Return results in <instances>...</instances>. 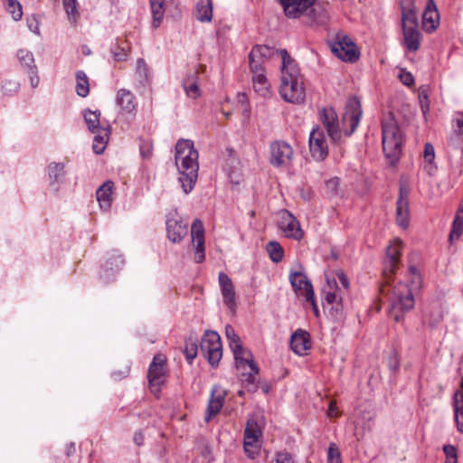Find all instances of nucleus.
Segmentation results:
<instances>
[{
    "label": "nucleus",
    "mask_w": 463,
    "mask_h": 463,
    "mask_svg": "<svg viewBox=\"0 0 463 463\" xmlns=\"http://www.w3.org/2000/svg\"><path fill=\"white\" fill-rule=\"evenodd\" d=\"M410 189L405 184H401L399 189V197L396 202V222L399 226L406 229L409 226L410 203H409Z\"/></svg>",
    "instance_id": "obj_13"
},
{
    "label": "nucleus",
    "mask_w": 463,
    "mask_h": 463,
    "mask_svg": "<svg viewBox=\"0 0 463 463\" xmlns=\"http://www.w3.org/2000/svg\"><path fill=\"white\" fill-rule=\"evenodd\" d=\"M281 59V83L279 94L289 103L302 104L306 99V90L303 86V76L296 61L290 57L287 50L279 51Z\"/></svg>",
    "instance_id": "obj_1"
},
{
    "label": "nucleus",
    "mask_w": 463,
    "mask_h": 463,
    "mask_svg": "<svg viewBox=\"0 0 463 463\" xmlns=\"http://www.w3.org/2000/svg\"><path fill=\"white\" fill-rule=\"evenodd\" d=\"M18 59L23 66L26 69L27 71H31V68H37L34 63V58L31 52L27 50H19L17 53Z\"/></svg>",
    "instance_id": "obj_39"
},
{
    "label": "nucleus",
    "mask_w": 463,
    "mask_h": 463,
    "mask_svg": "<svg viewBox=\"0 0 463 463\" xmlns=\"http://www.w3.org/2000/svg\"><path fill=\"white\" fill-rule=\"evenodd\" d=\"M443 451L447 458H457V449L455 446L450 444L444 445Z\"/></svg>",
    "instance_id": "obj_59"
},
{
    "label": "nucleus",
    "mask_w": 463,
    "mask_h": 463,
    "mask_svg": "<svg viewBox=\"0 0 463 463\" xmlns=\"http://www.w3.org/2000/svg\"><path fill=\"white\" fill-rule=\"evenodd\" d=\"M330 306H331V307H330L331 316L335 319L341 318L342 315H343L341 303L335 302L334 305H330Z\"/></svg>",
    "instance_id": "obj_56"
},
{
    "label": "nucleus",
    "mask_w": 463,
    "mask_h": 463,
    "mask_svg": "<svg viewBox=\"0 0 463 463\" xmlns=\"http://www.w3.org/2000/svg\"><path fill=\"white\" fill-rule=\"evenodd\" d=\"M150 5L153 14V25L158 27L165 14L164 3L151 1Z\"/></svg>",
    "instance_id": "obj_38"
},
{
    "label": "nucleus",
    "mask_w": 463,
    "mask_h": 463,
    "mask_svg": "<svg viewBox=\"0 0 463 463\" xmlns=\"http://www.w3.org/2000/svg\"><path fill=\"white\" fill-rule=\"evenodd\" d=\"M404 44L410 52H416L420 48V33L418 26L402 27Z\"/></svg>",
    "instance_id": "obj_24"
},
{
    "label": "nucleus",
    "mask_w": 463,
    "mask_h": 463,
    "mask_svg": "<svg viewBox=\"0 0 463 463\" xmlns=\"http://www.w3.org/2000/svg\"><path fill=\"white\" fill-rule=\"evenodd\" d=\"M252 83L254 90L260 96L266 97L269 93V85L263 73L253 75Z\"/></svg>",
    "instance_id": "obj_33"
},
{
    "label": "nucleus",
    "mask_w": 463,
    "mask_h": 463,
    "mask_svg": "<svg viewBox=\"0 0 463 463\" xmlns=\"http://www.w3.org/2000/svg\"><path fill=\"white\" fill-rule=\"evenodd\" d=\"M63 163L52 162L47 166L50 185L53 188L54 193L59 191V184L62 183L66 172Z\"/></svg>",
    "instance_id": "obj_23"
},
{
    "label": "nucleus",
    "mask_w": 463,
    "mask_h": 463,
    "mask_svg": "<svg viewBox=\"0 0 463 463\" xmlns=\"http://www.w3.org/2000/svg\"><path fill=\"white\" fill-rule=\"evenodd\" d=\"M362 114L363 111L360 99L357 97L349 98L345 106V112L343 117V120L350 126V130L346 132L347 136L352 135L355 131Z\"/></svg>",
    "instance_id": "obj_15"
},
{
    "label": "nucleus",
    "mask_w": 463,
    "mask_h": 463,
    "mask_svg": "<svg viewBox=\"0 0 463 463\" xmlns=\"http://www.w3.org/2000/svg\"><path fill=\"white\" fill-rule=\"evenodd\" d=\"M199 153L190 139H180L175 145V161L179 171L178 178L184 194H189L194 187L198 176Z\"/></svg>",
    "instance_id": "obj_2"
},
{
    "label": "nucleus",
    "mask_w": 463,
    "mask_h": 463,
    "mask_svg": "<svg viewBox=\"0 0 463 463\" xmlns=\"http://www.w3.org/2000/svg\"><path fill=\"white\" fill-rule=\"evenodd\" d=\"M225 394V392L221 390L219 386L215 385L213 387L211 399L204 416L205 422H209L213 416L220 412L223 406Z\"/></svg>",
    "instance_id": "obj_18"
},
{
    "label": "nucleus",
    "mask_w": 463,
    "mask_h": 463,
    "mask_svg": "<svg viewBox=\"0 0 463 463\" xmlns=\"http://www.w3.org/2000/svg\"><path fill=\"white\" fill-rule=\"evenodd\" d=\"M27 73L30 76L31 86L33 88H36L39 85V82H40V79H39V76L37 74L38 73L37 68L32 67L31 71H27Z\"/></svg>",
    "instance_id": "obj_58"
},
{
    "label": "nucleus",
    "mask_w": 463,
    "mask_h": 463,
    "mask_svg": "<svg viewBox=\"0 0 463 463\" xmlns=\"http://www.w3.org/2000/svg\"><path fill=\"white\" fill-rule=\"evenodd\" d=\"M117 104L127 113H130L136 109L134 95L125 89H121L118 91Z\"/></svg>",
    "instance_id": "obj_27"
},
{
    "label": "nucleus",
    "mask_w": 463,
    "mask_h": 463,
    "mask_svg": "<svg viewBox=\"0 0 463 463\" xmlns=\"http://www.w3.org/2000/svg\"><path fill=\"white\" fill-rule=\"evenodd\" d=\"M289 281L298 296H305L306 300L313 299V285L303 272L291 271Z\"/></svg>",
    "instance_id": "obj_16"
},
{
    "label": "nucleus",
    "mask_w": 463,
    "mask_h": 463,
    "mask_svg": "<svg viewBox=\"0 0 463 463\" xmlns=\"http://www.w3.org/2000/svg\"><path fill=\"white\" fill-rule=\"evenodd\" d=\"M261 436V430L254 420H250L247 422L244 430V440L257 442L258 439Z\"/></svg>",
    "instance_id": "obj_34"
},
{
    "label": "nucleus",
    "mask_w": 463,
    "mask_h": 463,
    "mask_svg": "<svg viewBox=\"0 0 463 463\" xmlns=\"http://www.w3.org/2000/svg\"><path fill=\"white\" fill-rule=\"evenodd\" d=\"M269 163L275 167L288 165L293 158V148L283 140H276L269 145Z\"/></svg>",
    "instance_id": "obj_10"
},
{
    "label": "nucleus",
    "mask_w": 463,
    "mask_h": 463,
    "mask_svg": "<svg viewBox=\"0 0 463 463\" xmlns=\"http://www.w3.org/2000/svg\"><path fill=\"white\" fill-rule=\"evenodd\" d=\"M330 47L332 52L344 61L354 62L359 59L355 43L345 34L337 33L330 42Z\"/></svg>",
    "instance_id": "obj_7"
},
{
    "label": "nucleus",
    "mask_w": 463,
    "mask_h": 463,
    "mask_svg": "<svg viewBox=\"0 0 463 463\" xmlns=\"http://www.w3.org/2000/svg\"><path fill=\"white\" fill-rule=\"evenodd\" d=\"M26 24L30 31L33 33L39 34V22L37 18L34 15H32L30 17H27Z\"/></svg>",
    "instance_id": "obj_55"
},
{
    "label": "nucleus",
    "mask_w": 463,
    "mask_h": 463,
    "mask_svg": "<svg viewBox=\"0 0 463 463\" xmlns=\"http://www.w3.org/2000/svg\"><path fill=\"white\" fill-rule=\"evenodd\" d=\"M288 19H302L307 26H320L328 20L327 12L323 4L317 0H277Z\"/></svg>",
    "instance_id": "obj_3"
},
{
    "label": "nucleus",
    "mask_w": 463,
    "mask_h": 463,
    "mask_svg": "<svg viewBox=\"0 0 463 463\" xmlns=\"http://www.w3.org/2000/svg\"><path fill=\"white\" fill-rule=\"evenodd\" d=\"M418 25V14L416 9L402 12V27Z\"/></svg>",
    "instance_id": "obj_41"
},
{
    "label": "nucleus",
    "mask_w": 463,
    "mask_h": 463,
    "mask_svg": "<svg viewBox=\"0 0 463 463\" xmlns=\"http://www.w3.org/2000/svg\"><path fill=\"white\" fill-rule=\"evenodd\" d=\"M463 233V215L457 214L453 222L452 228L449 233V241L458 240Z\"/></svg>",
    "instance_id": "obj_40"
},
{
    "label": "nucleus",
    "mask_w": 463,
    "mask_h": 463,
    "mask_svg": "<svg viewBox=\"0 0 463 463\" xmlns=\"http://www.w3.org/2000/svg\"><path fill=\"white\" fill-rule=\"evenodd\" d=\"M76 452V447L73 442H70L66 445L65 453L68 457H71Z\"/></svg>",
    "instance_id": "obj_64"
},
{
    "label": "nucleus",
    "mask_w": 463,
    "mask_h": 463,
    "mask_svg": "<svg viewBox=\"0 0 463 463\" xmlns=\"http://www.w3.org/2000/svg\"><path fill=\"white\" fill-rule=\"evenodd\" d=\"M195 14L201 22H211L213 18L212 0H199L196 4Z\"/></svg>",
    "instance_id": "obj_29"
},
{
    "label": "nucleus",
    "mask_w": 463,
    "mask_h": 463,
    "mask_svg": "<svg viewBox=\"0 0 463 463\" xmlns=\"http://www.w3.org/2000/svg\"><path fill=\"white\" fill-rule=\"evenodd\" d=\"M339 187V179L337 177L331 178L326 182V188L329 195L335 196L337 194Z\"/></svg>",
    "instance_id": "obj_50"
},
{
    "label": "nucleus",
    "mask_w": 463,
    "mask_h": 463,
    "mask_svg": "<svg viewBox=\"0 0 463 463\" xmlns=\"http://www.w3.org/2000/svg\"><path fill=\"white\" fill-rule=\"evenodd\" d=\"M231 349L234 355L237 369H244L247 365L250 367V373H248L246 381L252 384L251 391H255L257 387L254 385L253 375L259 373V367L253 362L252 354L249 350H246L241 343L233 345Z\"/></svg>",
    "instance_id": "obj_9"
},
{
    "label": "nucleus",
    "mask_w": 463,
    "mask_h": 463,
    "mask_svg": "<svg viewBox=\"0 0 463 463\" xmlns=\"http://www.w3.org/2000/svg\"><path fill=\"white\" fill-rule=\"evenodd\" d=\"M114 187V183L112 181H107L102 185H100L96 191L97 200L102 209H109L111 205L112 198V190Z\"/></svg>",
    "instance_id": "obj_26"
},
{
    "label": "nucleus",
    "mask_w": 463,
    "mask_h": 463,
    "mask_svg": "<svg viewBox=\"0 0 463 463\" xmlns=\"http://www.w3.org/2000/svg\"><path fill=\"white\" fill-rule=\"evenodd\" d=\"M5 9L15 21L20 20L23 16L22 5L17 0H7Z\"/></svg>",
    "instance_id": "obj_42"
},
{
    "label": "nucleus",
    "mask_w": 463,
    "mask_h": 463,
    "mask_svg": "<svg viewBox=\"0 0 463 463\" xmlns=\"http://www.w3.org/2000/svg\"><path fill=\"white\" fill-rule=\"evenodd\" d=\"M225 335L229 340V345L231 348L233 345H238L241 343L240 336L236 334L234 328L231 325H227L225 326Z\"/></svg>",
    "instance_id": "obj_47"
},
{
    "label": "nucleus",
    "mask_w": 463,
    "mask_h": 463,
    "mask_svg": "<svg viewBox=\"0 0 463 463\" xmlns=\"http://www.w3.org/2000/svg\"><path fill=\"white\" fill-rule=\"evenodd\" d=\"M402 241L397 240L393 241L386 250V262L383 272L387 276V272L394 273L398 267L401 255Z\"/></svg>",
    "instance_id": "obj_21"
},
{
    "label": "nucleus",
    "mask_w": 463,
    "mask_h": 463,
    "mask_svg": "<svg viewBox=\"0 0 463 463\" xmlns=\"http://www.w3.org/2000/svg\"><path fill=\"white\" fill-rule=\"evenodd\" d=\"M336 302V295L335 292H327L325 295V302H323V306L326 305H334Z\"/></svg>",
    "instance_id": "obj_62"
},
{
    "label": "nucleus",
    "mask_w": 463,
    "mask_h": 463,
    "mask_svg": "<svg viewBox=\"0 0 463 463\" xmlns=\"http://www.w3.org/2000/svg\"><path fill=\"white\" fill-rule=\"evenodd\" d=\"M424 158L427 162L432 163L435 158L434 146L430 143H426L424 146Z\"/></svg>",
    "instance_id": "obj_53"
},
{
    "label": "nucleus",
    "mask_w": 463,
    "mask_h": 463,
    "mask_svg": "<svg viewBox=\"0 0 463 463\" xmlns=\"http://www.w3.org/2000/svg\"><path fill=\"white\" fill-rule=\"evenodd\" d=\"M94 140H93V146L92 149L97 154L99 155L103 153L107 140L109 139V136L110 134V127H105L102 128H99V130H96L94 133Z\"/></svg>",
    "instance_id": "obj_28"
},
{
    "label": "nucleus",
    "mask_w": 463,
    "mask_h": 463,
    "mask_svg": "<svg viewBox=\"0 0 463 463\" xmlns=\"http://www.w3.org/2000/svg\"><path fill=\"white\" fill-rule=\"evenodd\" d=\"M336 276L340 281V283L342 284V286L345 288H348L349 287V280L347 279V277L345 276V274L340 270L336 273Z\"/></svg>",
    "instance_id": "obj_63"
},
{
    "label": "nucleus",
    "mask_w": 463,
    "mask_h": 463,
    "mask_svg": "<svg viewBox=\"0 0 463 463\" xmlns=\"http://www.w3.org/2000/svg\"><path fill=\"white\" fill-rule=\"evenodd\" d=\"M276 463H296V461L289 452L279 451L276 454Z\"/></svg>",
    "instance_id": "obj_52"
},
{
    "label": "nucleus",
    "mask_w": 463,
    "mask_h": 463,
    "mask_svg": "<svg viewBox=\"0 0 463 463\" xmlns=\"http://www.w3.org/2000/svg\"><path fill=\"white\" fill-rule=\"evenodd\" d=\"M380 291L388 295L389 314L395 322H401L403 315L414 307L413 294L405 283L399 282L393 287L383 286Z\"/></svg>",
    "instance_id": "obj_5"
},
{
    "label": "nucleus",
    "mask_w": 463,
    "mask_h": 463,
    "mask_svg": "<svg viewBox=\"0 0 463 463\" xmlns=\"http://www.w3.org/2000/svg\"><path fill=\"white\" fill-rule=\"evenodd\" d=\"M328 463H341V455L335 444L331 443L327 449Z\"/></svg>",
    "instance_id": "obj_45"
},
{
    "label": "nucleus",
    "mask_w": 463,
    "mask_h": 463,
    "mask_svg": "<svg viewBox=\"0 0 463 463\" xmlns=\"http://www.w3.org/2000/svg\"><path fill=\"white\" fill-rule=\"evenodd\" d=\"M147 71H148V67H147L145 60L142 58H139L137 61V73L143 80H147Z\"/></svg>",
    "instance_id": "obj_51"
},
{
    "label": "nucleus",
    "mask_w": 463,
    "mask_h": 463,
    "mask_svg": "<svg viewBox=\"0 0 463 463\" xmlns=\"http://www.w3.org/2000/svg\"><path fill=\"white\" fill-rule=\"evenodd\" d=\"M382 145L389 164L395 165L402 155L403 137L392 113L382 120Z\"/></svg>",
    "instance_id": "obj_4"
},
{
    "label": "nucleus",
    "mask_w": 463,
    "mask_h": 463,
    "mask_svg": "<svg viewBox=\"0 0 463 463\" xmlns=\"http://www.w3.org/2000/svg\"><path fill=\"white\" fill-rule=\"evenodd\" d=\"M130 52V45L128 41L118 40L116 46L111 50L113 58L117 61H124L128 59Z\"/></svg>",
    "instance_id": "obj_32"
},
{
    "label": "nucleus",
    "mask_w": 463,
    "mask_h": 463,
    "mask_svg": "<svg viewBox=\"0 0 463 463\" xmlns=\"http://www.w3.org/2000/svg\"><path fill=\"white\" fill-rule=\"evenodd\" d=\"M166 358L164 354H157L154 356L149 365L147 378L150 391L153 393H158L162 384L165 383V365Z\"/></svg>",
    "instance_id": "obj_8"
},
{
    "label": "nucleus",
    "mask_w": 463,
    "mask_h": 463,
    "mask_svg": "<svg viewBox=\"0 0 463 463\" xmlns=\"http://www.w3.org/2000/svg\"><path fill=\"white\" fill-rule=\"evenodd\" d=\"M140 154L144 158H149L152 155V145L150 143H143L140 145Z\"/></svg>",
    "instance_id": "obj_60"
},
{
    "label": "nucleus",
    "mask_w": 463,
    "mask_h": 463,
    "mask_svg": "<svg viewBox=\"0 0 463 463\" xmlns=\"http://www.w3.org/2000/svg\"><path fill=\"white\" fill-rule=\"evenodd\" d=\"M276 52L277 51L268 45H256L251 50V56L258 57V59L264 61L272 57Z\"/></svg>",
    "instance_id": "obj_37"
},
{
    "label": "nucleus",
    "mask_w": 463,
    "mask_h": 463,
    "mask_svg": "<svg viewBox=\"0 0 463 463\" xmlns=\"http://www.w3.org/2000/svg\"><path fill=\"white\" fill-rule=\"evenodd\" d=\"M83 117H84L85 122L88 126V128L90 132L95 133L96 130H99V128H103L99 124L100 111L85 109L83 111Z\"/></svg>",
    "instance_id": "obj_31"
},
{
    "label": "nucleus",
    "mask_w": 463,
    "mask_h": 463,
    "mask_svg": "<svg viewBox=\"0 0 463 463\" xmlns=\"http://www.w3.org/2000/svg\"><path fill=\"white\" fill-rule=\"evenodd\" d=\"M419 98H420L421 111L423 112V114H426L430 109L428 95L425 91H422L420 93Z\"/></svg>",
    "instance_id": "obj_57"
},
{
    "label": "nucleus",
    "mask_w": 463,
    "mask_h": 463,
    "mask_svg": "<svg viewBox=\"0 0 463 463\" xmlns=\"http://www.w3.org/2000/svg\"><path fill=\"white\" fill-rule=\"evenodd\" d=\"M167 237L173 242L181 241L187 234L188 223L181 217H171L166 221Z\"/></svg>",
    "instance_id": "obj_17"
},
{
    "label": "nucleus",
    "mask_w": 463,
    "mask_h": 463,
    "mask_svg": "<svg viewBox=\"0 0 463 463\" xmlns=\"http://www.w3.org/2000/svg\"><path fill=\"white\" fill-rule=\"evenodd\" d=\"M402 12L416 9L415 0H401Z\"/></svg>",
    "instance_id": "obj_61"
},
{
    "label": "nucleus",
    "mask_w": 463,
    "mask_h": 463,
    "mask_svg": "<svg viewBox=\"0 0 463 463\" xmlns=\"http://www.w3.org/2000/svg\"><path fill=\"white\" fill-rule=\"evenodd\" d=\"M192 243L195 248L194 260L202 263L205 260L204 226L201 220L195 219L191 227Z\"/></svg>",
    "instance_id": "obj_14"
},
{
    "label": "nucleus",
    "mask_w": 463,
    "mask_h": 463,
    "mask_svg": "<svg viewBox=\"0 0 463 463\" xmlns=\"http://www.w3.org/2000/svg\"><path fill=\"white\" fill-rule=\"evenodd\" d=\"M198 339L197 335L192 332L189 336L185 338L184 354L189 364H192L193 360L196 357L198 353Z\"/></svg>",
    "instance_id": "obj_30"
},
{
    "label": "nucleus",
    "mask_w": 463,
    "mask_h": 463,
    "mask_svg": "<svg viewBox=\"0 0 463 463\" xmlns=\"http://www.w3.org/2000/svg\"><path fill=\"white\" fill-rule=\"evenodd\" d=\"M63 6L70 20L75 22L79 14L77 10V0H63Z\"/></svg>",
    "instance_id": "obj_44"
},
{
    "label": "nucleus",
    "mask_w": 463,
    "mask_h": 463,
    "mask_svg": "<svg viewBox=\"0 0 463 463\" xmlns=\"http://www.w3.org/2000/svg\"><path fill=\"white\" fill-rule=\"evenodd\" d=\"M399 79L404 85L408 87L414 84V77L411 72L402 71L399 75Z\"/></svg>",
    "instance_id": "obj_54"
},
{
    "label": "nucleus",
    "mask_w": 463,
    "mask_h": 463,
    "mask_svg": "<svg viewBox=\"0 0 463 463\" xmlns=\"http://www.w3.org/2000/svg\"><path fill=\"white\" fill-rule=\"evenodd\" d=\"M76 92L79 96L85 98L90 93L89 80L86 73L82 71L76 72Z\"/></svg>",
    "instance_id": "obj_35"
},
{
    "label": "nucleus",
    "mask_w": 463,
    "mask_h": 463,
    "mask_svg": "<svg viewBox=\"0 0 463 463\" xmlns=\"http://www.w3.org/2000/svg\"><path fill=\"white\" fill-rule=\"evenodd\" d=\"M285 214L287 217H284V219L288 222L283 230L286 236L297 241L301 240L304 237V232L300 227L299 222L288 211H286Z\"/></svg>",
    "instance_id": "obj_25"
},
{
    "label": "nucleus",
    "mask_w": 463,
    "mask_h": 463,
    "mask_svg": "<svg viewBox=\"0 0 463 463\" xmlns=\"http://www.w3.org/2000/svg\"><path fill=\"white\" fill-rule=\"evenodd\" d=\"M267 250L269 254L271 260L275 263H279L282 260L284 256V250L281 245L278 241H269L267 244Z\"/></svg>",
    "instance_id": "obj_36"
},
{
    "label": "nucleus",
    "mask_w": 463,
    "mask_h": 463,
    "mask_svg": "<svg viewBox=\"0 0 463 463\" xmlns=\"http://www.w3.org/2000/svg\"><path fill=\"white\" fill-rule=\"evenodd\" d=\"M183 87L188 97L196 99L200 96V90L197 84V80H192L190 82V79H184Z\"/></svg>",
    "instance_id": "obj_43"
},
{
    "label": "nucleus",
    "mask_w": 463,
    "mask_h": 463,
    "mask_svg": "<svg viewBox=\"0 0 463 463\" xmlns=\"http://www.w3.org/2000/svg\"><path fill=\"white\" fill-rule=\"evenodd\" d=\"M439 14L434 0H429L422 14V24L426 32L431 33L438 27Z\"/></svg>",
    "instance_id": "obj_20"
},
{
    "label": "nucleus",
    "mask_w": 463,
    "mask_h": 463,
    "mask_svg": "<svg viewBox=\"0 0 463 463\" xmlns=\"http://www.w3.org/2000/svg\"><path fill=\"white\" fill-rule=\"evenodd\" d=\"M264 61L258 59V57H252L251 52L249 55V62L250 71L253 75L263 73L262 63Z\"/></svg>",
    "instance_id": "obj_46"
},
{
    "label": "nucleus",
    "mask_w": 463,
    "mask_h": 463,
    "mask_svg": "<svg viewBox=\"0 0 463 463\" xmlns=\"http://www.w3.org/2000/svg\"><path fill=\"white\" fill-rule=\"evenodd\" d=\"M320 120L333 143H338L342 137L338 117L333 108H323L320 110Z\"/></svg>",
    "instance_id": "obj_12"
},
{
    "label": "nucleus",
    "mask_w": 463,
    "mask_h": 463,
    "mask_svg": "<svg viewBox=\"0 0 463 463\" xmlns=\"http://www.w3.org/2000/svg\"><path fill=\"white\" fill-rule=\"evenodd\" d=\"M309 150L317 161H324L328 156V145L325 133L318 127L313 128L309 136Z\"/></svg>",
    "instance_id": "obj_11"
},
{
    "label": "nucleus",
    "mask_w": 463,
    "mask_h": 463,
    "mask_svg": "<svg viewBox=\"0 0 463 463\" xmlns=\"http://www.w3.org/2000/svg\"><path fill=\"white\" fill-rule=\"evenodd\" d=\"M219 283L224 298V303L231 310L234 311L236 307V294L232 279L224 272H220Z\"/></svg>",
    "instance_id": "obj_19"
},
{
    "label": "nucleus",
    "mask_w": 463,
    "mask_h": 463,
    "mask_svg": "<svg viewBox=\"0 0 463 463\" xmlns=\"http://www.w3.org/2000/svg\"><path fill=\"white\" fill-rule=\"evenodd\" d=\"M203 356L212 366H217L222 356L221 336L215 331L208 330L204 333L200 343Z\"/></svg>",
    "instance_id": "obj_6"
},
{
    "label": "nucleus",
    "mask_w": 463,
    "mask_h": 463,
    "mask_svg": "<svg viewBox=\"0 0 463 463\" xmlns=\"http://www.w3.org/2000/svg\"><path fill=\"white\" fill-rule=\"evenodd\" d=\"M256 442L243 440L244 452L248 458L254 459L260 453L259 449L255 446Z\"/></svg>",
    "instance_id": "obj_48"
},
{
    "label": "nucleus",
    "mask_w": 463,
    "mask_h": 463,
    "mask_svg": "<svg viewBox=\"0 0 463 463\" xmlns=\"http://www.w3.org/2000/svg\"><path fill=\"white\" fill-rule=\"evenodd\" d=\"M455 122L454 135L457 137H463V112H458L453 119Z\"/></svg>",
    "instance_id": "obj_49"
},
{
    "label": "nucleus",
    "mask_w": 463,
    "mask_h": 463,
    "mask_svg": "<svg viewBox=\"0 0 463 463\" xmlns=\"http://www.w3.org/2000/svg\"><path fill=\"white\" fill-rule=\"evenodd\" d=\"M290 347L297 354H303L310 348L309 334L302 329L297 330L290 338Z\"/></svg>",
    "instance_id": "obj_22"
}]
</instances>
